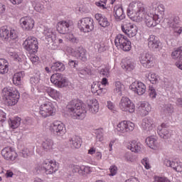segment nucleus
<instances>
[{
    "mask_svg": "<svg viewBox=\"0 0 182 182\" xmlns=\"http://www.w3.org/2000/svg\"><path fill=\"white\" fill-rule=\"evenodd\" d=\"M127 15L132 21H140L145 18V23L148 28H154L161 21L158 14L150 16H146V9L144 4L140 1L132 2L127 9Z\"/></svg>",
    "mask_w": 182,
    "mask_h": 182,
    "instance_id": "f257e3e1",
    "label": "nucleus"
},
{
    "mask_svg": "<svg viewBox=\"0 0 182 182\" xmlns=\"http://www.w3.org/2000/svg\"><path fill=\"white\" fill-rule=\"evenodd\" d=\"M67 109L74 119H85L86 117V109H83L82 102L77 100H72L67 106Z\"/></svg>",
    "mask_w": 182,
    "mask_h": 182,
    "instance_id": "f03ea898",
    "label": "nucleus"
},
{
    "mask_svg": "<svg viewBox=\"0 0 182 182\" xmlns=\"http://www.w3.org/2000/svg\"><path fill=\"white\" fill-rule=\"evenodd\" d=\"M2 97L8 106H15L19 101V92L12 87H5L2 90Z\"/></svg>",
    "mask_w": 182,
    "mask_h": 182,
    "instance_id": "7ed1b4c3",
    "label": "nucleus"
},
{
    "mask_svg": "<svg viewBox=\"0 0 182 182\" xmlns=\"http://www.w3.org/2000/svg\"><path fill=\"white\" fill-rule=\"evenodd\" d=\"M0 38L2 41L6 42L7 45L14 46L16 43V39H18V34L15 29L8 30L5 27H1L0 29Z\"/></svg>",
    "mask_w": 182,
    "mask_h": 182,
    "instance_id": "20e7f679",
    "label": "nucleus"
},
{
    "mask_svg": "<svg viewBox=\"0 0 182 182\" xmlns=\"http://www.w3.org/2000/svg\"><path fill=\"white\" fill-rule=\"evenodd\" d=\"M36 170L37 171L43 170L46 174H53V173H56L59 170V164L56 161L50 162L49 160H46L43 162L41 167V166H37Z\"/></svg>",
    "mask_w": 182,
    "mask_h": 182,
    "instance_id": "39448f33",
    "label": "nucleus"
},
{
    "mask_svg": "<svg viewBox=\"0 0 182 182\" xmlns=\"http://www.w3.org/2000/svg\"><path fill=\"white\" fill-rule=\"evenodd\" d=\"M95 21L93 18L90 17H85L81 18L77 23L78 28L80 32H84V33H89L95 29Z\"/></svg>",
    "mask_w": 182,
    "mask_h": 182,
    "instance_id": "423d86ee",
    "label": "nucleus"
},
{
    "mask_svg": "<svg viewBox=\"0 0 182 182\" xmlns=\"http://www.w3.org/2000/svg\"><path fill=\"white\" fill-rule=\"evenodd\" d=\"M114 43L117 48H119L124 52H129L132 49V42L123 34H118L115 37Z\"/></svg>",
    "mask_w": 182,
    "mask_h": 182,
    "instance_id": "0eeeda50",
    "label": "nucleus"
},
{
    "mask_svg": "<svg viewBox=\"0 0 182 182\" xmlns=\"http://www.w3.org/2000/svg\"><path fill=\"white\" fill-rule=\"evenodd\" d=\"M49 130L55 137H60L66 134V127L60 121H55L50 124Z\"/></svg>",
    "mask_w": 182,
    "mask_h": 182,
    "instance_id": "6e6552de",
    "label": "nucleus"
},
{
    "mask_svg": "<svg viewBox=\"0 0 182 182\" xmlns=\"http://www.w3.org/2000/svg\"><path fill=\"white\" fill-rule=\"evenodd\" d=\"M23 46L27 52H29L31 55L36 53L39 48V43H38V38L35 37H28L23 42Z\"/></svg>",
    "mask_w": 182,
    "mask_h": 182,
    "instance_id": "1a4fd4ad",
    "label": "nucleus"
},
{
    "mask_svg": "<svg viewBox=\"0 0 182 182\" xmlns=\"http://www.w3.org/2000/svg\"><path fill=\"white\" fill-rule=\"evenodd\" d=\"M56 112V109H55V106L50 102H45L44 104L40 106L39 114L43 119H46V117H49L50 116H53Z\"/></svg>",
    "mask_w": 182,
    "mask_h": 182,
    "instance_id": "9d476101",
    "label": "nucleus"
},
{
    "mask_svg": "<svg viewBox=\"0 0 182 182\" xmlns=\"http://www.w3.org/2000/svg\"><path fill=\"white\" fill-rule=\"evenodd\" d=\"M121 29L129 38H134L137 35V26L127 21L124 22L121 26Z\"/></svg>",
    "mask_w": 182,
    "mask_h": 182,
    "instance_id": "9b49d317",
    "label": "nucleus"
},
{
    "mask_svg": "<svg viewBox=\"0 0 182 182\" xmlns=\"http://www.w3.org/2000/svg\"><path fill=\"white\" fill-rule=\"evenodd\" d=\"M119 107L122 112H129V113H134L136 109L134 104L127 97H122L119 102Z\"/></svg>",
    "mask_w": 182,
    "mask_h": 182,
    "instance_id": "f8f14e48",
    "label": "nucleus"
},
{
    "mask_svg": "<svg viewBox=\"0 0 182 182\" xmlns=\"http://www.w3.org/2000/svg\"><path fill=\"white\" fill-rule=\"evenodd\" d=\"M50 82L57 87H65L68 85V79L60 73L53 74L50 77Z\"/></svg>",
    "mask_w": 182,
    "mask_h": 182,
    "instance_id": "ddd939ff",
    "label": "nucleus"
},
{
    "mask_svg": "<svg viewBox=\"0 0 182 182\" xmlns=\"http://www.w3.org/2000/svg\"><path fill=\"white\" fill-rule=\"evenodd\" d=\"M154 61V58H153V55L149 53H144L139 56V62L141 65L146 69L153 68Z\"/></svg>",
    "mask_w": 182,
    "mask_h": 182,
    "instance_id": "4468645a",
    "label": "nucleus"
},
{
    "mask_svg": "<svg viewBox=\"0 0 182 182\" xmlns=\"http://www.w3.org/2000/svg\"><path fill=\"white\" fill-rule=\"evenodd\" d=\"M72 28H73V21L70 20L59 21L57 24V31L62 35L69 33Z\"/></svg>",
    "mask_w": 182,
    "mask_h": 182,
    "instance_id": "2eb2a0df",
    "label": "nucleus"
},
{
    "mask_svg": "<svg viewBox=\"0 0 182 182\" xmlns=\"http://www.w3.org/2000/svg\"><path fill=\"white\" fill-rule=\"evenodd\" d=\"M1 156L5 160H10L11 161H15L18 158V154H16L15 149L9 146L1 150Z\"/></svg>",
    "mask_w": 182,
    "mask_h": 182,
    "instance_id": "dca6fc26",
    "label": "nucleus"
},
{
    "mask_svg": "<svg viewBox=\"0 0 182 182\" xmlns=\"http://www.w3.org/2000/svg\"><path fill=\"white\" fill-rule=\"evenodd\" d=\"M134 123L130 121H122L117 124V130L120 133H127L134 130Z\"/></svg>",
    "mask_w": 182,
    "mask_h": 182,
    "instance_id": "f3484780",
    "label": "nucleus"
},
{
    "mask_svg": "<svg viewBox=\"0 0 182 182\" xmlns=\"http://www.w3.org/2000/svg\"><path fill=\"white\" fill-rule=\"evenodd\" d=\"M129 89L136 95H139V96H143L146 93V85L141 82L136 81L132 82L129 86Z\"/></svg>",
    "mask_w": 182,
    "mask_h": 182,
    "instance_id": "a211bd4d",
    "label": "nucleus"
},
{
    "mask_svg": "<svg viewBox=\"0 0 182 182\" xmlns=\"http://www.w3.org/2000/svg\"><path fill=\"white\" fill-rule=\"evenodd\" d=\"M164 164L166 167H171L177 173L182 172V163L180 161L173 160L170 161L169 159H164Z\"/></svg>",
    "mask_w": 182,
    "mask_h": 182,
    "instance_id": "6ab92c4d",
    "label": "nucleus"
},
{
    "mask_svg": "<svg viewBox=\"0 0 182 182\" xmlns=\"http://www.w3.org/2000/svg\"><path fill=\"white\" fill-rule=\"evenodd\" d=\"M20 25L24 31H31L35 26V21L31 17H23L20 19Z\"/></svg>",
    "mask_w": 182,
    "mask_h": 182,
    "instance_id": "aec40b11",
    "label": "nucleus"
},
{
    "mask_svg": "<svg viewBox=\"0 0 182 182\" xmlns=\"http://www.w3.org/2000/svg\"><path fill=\"white\" fill-rule=\"evenodd\" d=\"M161 46V43L159 38L154 35L149 36L148 38V47L151 50H159Z\"/></svg>",
    "mask_w": 182,
    "mask_h": 182,
    "instance_id": "412c9836",
    "label": "nucleus"
},
{
    "mask_svg": "<svg viewBox=\"0 0 182 182\" xmlns=\"http://www.w3.org/2000/svg\"><path fill=\"white\" fill-rule=\"evenodd\" d=\"M43 35L52 45H53V43L56 41V33L54 32L52 28L45 27L43 31Z\"/></svg>",
    "mask_w": 182,
    "mask_h": 182,
    "instance_id": "4be33fe9",
    "label": "nucleus"
},
{
    "mask_svg": "<svg viewBox=\"0 0 182 182\" xmlns=\"http://www.w3.org/2000/svg\"><path fill=\"white\" fill-rule=\"evenodd\" d=\"M158 134L161 139H164L165 140L171 137V133H170V131L167 129V125L164 123L158 127Z\"/></svg>",
    "mask_w": 182,
    "mask_h": 182,
    "instance_id": "5701e85b",
    "label": "nucleus"
},
{
    "mask_svg": "<svg viewBox=\"0 0 182 182\" xmlns=\"http://www.w3.org/2000/svg\"><path fill=\"white\" fill-rule=\"evenodd\" d=\"M114 16L117 22H120V21H123L126 18V15L124 14V11H123V7L119 5H117L114 7Z\"/></svg>",
    "mask_w": 182,
    "mask_h": 182,
    "instance_id": "b1692460",
    "label": "nucleus"
},
{
    "mask_svg": "<svg viewBox=\"0 0 182 182\" xmlns=\"http://www.w3.org/2000/svg\"><path fill=\"white\" fill-rule=\"evenodd\" d=\"M95 19L97 21L100 26H102V28H107V26H110V22H109L107 18L102 14H96Z\"/></svg>",
    "mask_w": 182,
    "mask_h": 182,
    "instance_id": "393cba45",
    "label": "nucleus"
},
{
    "mask_svg": "<svg viewBox=\"0 0 182 182\" xmlns=\"http://www.w3.org/2000/svg\"><path fill=\"white\" fill-rule=\"evenodd\" d=\"M141 128L145 132H151L154 129V125L153 123V119L151 118H144L142 120Z\"/></svg>",
    "mask_w": 182,
    "mask_h": 182,
    "instance_id": "a878e982",
    "label": "nucleus"
},
{
    "mask_svg": "<svg viewBox=\"0 0 182 182\" xmlns=\"http://www.w3.org/2000/svg\"><path fill=\"white\" fill-rule=\"evenodd\" d=\"M68 143L71 149H80L82 146V139L77 136L69 139Z\"/></svg>",
    "mask_w": 182,
    "mask_h": 182,
    "instance_id": "bb28decb",
    "label": "nucleus"
},
{
    "mask_svg": "<svg viewBox=\"0 0 182 182\" xmlns=\"http://www.w3.org/2000/svg\"><path fill=\"white\" fill-rule=\"evenodd\" d=\"M53 139L46 138L43 141L41 146L44 151H52L53 150Z\"/></svg>",
    "mask_w": 182,
    "mask_h": 182,
    "instance_id": "cd10ccee",
    "label": "nucleus"
},
{
    "mask_svg": "<svg viewBox=\"0 0 182 182\" xmlns=\"http://www.w3.org/2000/svg\"><path fill=\"white\" fill-rule=\"evenodd\" d=\"M138 110L141 113V116H147L149 112L151 110V107L149 103L140 102L138 107Z\"/></svg>",
    "mask_w": 182,
    "mask_h": 182,
    "instance_id": "c85d7f7f",
    "label": "nucleus"
},
{
    "mask_svg": "<svg viewBox=\"0 0 182 182\" xmlns=\"http://www.w3.org/2000/svg\"><path fill=\"white\" fill-rule=\"evenodd\" d=\"M25 77V71H20L16 73L13 76V83L16 86H21L22 79Z\"/></svg>",
    "mask_w": 182,
    "mask_h": 182,
    "instance_id": "c756f323",
    "label": "nucleus"
},
{
    "mask_svg": "<svg viewBox=\"0 0 182 182\" xmlns=\"http://www.w3.org/2000/svg\"><path fill=\"white\" fill-rule=\"evenodd\" d=\"M88 110L93 114H96V113L99 112V102H97V100L93 99L90 100V103L88 104Z\"/></svg>",
    "mask_w": 182,
    "mask_h": 182,
    "instance_id": "7c9ffc66",
    "label": "nucleus"
},
{
    "mask_svg": "<svg viewBox=\"0 0 182 182\" xmlns=\"http://www.w3.org/2000/svg\"><path fill=\"white\" fill-rule=\"evenodd\" d=\"M122 68L125 70L130 72L134 69V63H133L132 60L129 58H125L122 60Z\"/></svg>",
    "mask_w": 182,
    "mask_h": 182,
    "instance_id": "2f4dec72",
    "label": "nucleus"
},
{
    "mask_svg": "<svg viewBox=\"0 0 182 182\" xmlns=\"http://www.w3.org/2000/svg\"><path fill=\"white\" fill-rule=\"evenodd\" d=\"M9 63L8 61L4 58L0 59V73L1 75H5V73H8L9 70Z\"/></svg>",
    "mask_w": 182,
    "mask_h": 182,
    "instance_id": "473e14b6",
    "label": "nucleus"
},
{
    "mask_svg": "<svg viewBox=\"0 0 182 182\" xmlns=\"http://www.w3.org/2000/svg\"><path fill=\"white\" fill-rule=\"evenodd\" d=\"M50 69L53 72H63L65 70V64L59 61L53 63Z\"/></svg>",
    "mask_w": 182,
    "mask_h": 182,
    "instance_id": "72a5a7b5",
    "label": "nucleus"
},
{
    "mask_svg": "<svg viewBox=\"0 0 182 182\" xmlns=\"http://www.w3.org/2000/svg\"><path fill=\"white\" fill-rule=\"evenodd\" d=\"M47 93L50 96V97H52L53 99H55V100H60V97H62L60 92L50 87H48L47 89Z\"/></svg>",
    "mask_w": 182,
    "mask_h": 182,
    "instance_id": "f704fd0d",
    "label": "nucleus"
},
{
    "mask_svg": "<svg viewBox=\"0 0 182 182\" xmlns=\"http://www.w3.org/2000/svg\"><path fill=\"white\" fill-rule=\"evenodd\" d=\"M86 53L87 51L85 48H83L82 47H79L76 51V56L78 59H80V60L86 62L87 59L86 58Z\"/></svg>",
    "mask_w": 182,
    "mask_h": 182,
    "instance_id": "c9c22d12",
    "label": "nucleus"
},
{
    "mask_svg": "<svg viewBox=\"0 0 182 182\" xmlns=\"http://www.w3.org/2000/svg\"><path fill=\"white\" fill-rule=\"evenodd\" d=\"M127 149L133 151L134 153H139L140 150H141V147L140 146V144L137 143L136 141H132L127 146Z\"/></svg>",
    "mask_w": 182,
    "mask_h": 182,
    "instance_id": "e433bc0d",
    "label": "nucleus"
},
{
    "mask_svg": "<svg viewBox=\"0 0 182 182\" xmlns=\"http://www.w3.org/2000/svg\"><path fill=\"white\" fill-rule=\"evenodd\" d=\"M146 143L150 149H156V148L159 146V144L157 143V139L156 138L149 136L146 138Z\"/></svg>",
    "mask_w": 182,
    "mask_h": 182,
    "instance_id": "4c0bfd02",
    "label": "nucleus"
},
{
    "mask_svg": "<svg viewBox=\"0 0 182 182\" xmlns=\"http://www.w3.org/2000/svg\"><path fill=\"white\" fill-rule=\"evenodd\" d=\"M9 124L11 129H18L21 126V117H16L14 119H10Z\"/></svg>",
    "mask_w": 182,
    "mask_h": 182,
    "instance_id": "58836bf2",
    "label": "nucleus"
},
{
    "mask_svg": "<svg viewBox=\"0 0 182 182\" xmlns=\"http://www.w3.org/2000/svg\"><path fill=\"white\" fill-rule=\"evenodd\" d=\"M171 56L173 59L176 60H182V46L176 48L172 52Z\"/></svg>",
    "mask_w": 182,
    "mask_h": 182,
    "instance_id": "ea45409f",
    "label": "nucleus"
},
{
    "mask_svg": "<svg viewBox=\"0 0 182 182\" xmlns=\"http://www.w3.org/2000/svg\"><path fill=\"white\" fill-rule=\"evenodd\" d=\"M124 89V85L120 81L115 82V88L114 89V93L118 96H122V92Z\"/></svg>",
    "mask_w": 182,
    "mask_h": 182,
    "instance_id": "a19ab883",
    "label": "nucleus"
},
{
    "mask_svg": "<svg viewBox=\"0 0 182 182\" xmlns=\"http://www.w3.org/2000/svg\"><path fill=\"white\" fill-rule=\"evenodd\" d=\"M41 80V73H37L33 77L30 78V83L32 86H36Z\"/></svg>",
    "mask_w": 182,
    "mask_h": 182,
    "instance_id": "79ce46f5",
    "label": "nucleus"
},
{
    "mask_svg": "<svg viewBox=\"0 0 182 182\" xmlns=\"http://www.w3.org/2000/svg\"><path fill=\"white\" fill-rule=\"evenodd\" d=\"M163 114H170L173 113V105L171 104H165L162 107Z\"/></svg>",
    "mask_w": 182,
    "mask_h": 182,
    "instance_id": "37998d69",
    "label": "nucleus"
},
{
    "mask_svg": "<svg viewBox=\"0 0 182 182\" xmlns=\"http://www.w3.org/2000/svg\"><path fill=\"white\" fill-rule=\"evenodd\" d=\"M102 88L100 87V84L99 82H94L91 85V92L92 93H97L100 94V91Z\"/></svg>",
    "mask_w": 182,
    "mask_h": 182,
    "instance_id": "c03bdc74",
    "label": "nucleus"
},
{
    "mask_svg": "<svg viewBox=\"0 0 182 182\" xmlns=\"http://www.w3.org/2000/svg\"><path fill=\"white\" fill-rule=\"evenodd\" d=\"M169 28L173 29L174 33H177V35H181L182 32V27H180L178 23H170Z\"/></svg>",
    "mask_w": 182,
    "mask_h": 182,
    "instance_id": "a18cd8bd",
    "label": "nucleus"
},
{
    "mask_svg": "<svg viewBox=\"0 0 182 182\" xmlns=\"http://www.w3.org/2000/svg\"><path fill=\"white\" fill-rule=\"evenodd\" d=\"M33 153H34L33 148H31V149L24 148L22 150V154L24 158L31 157V156H33Z\"/></svg>",
    "mask_w": 182,
    "mask_h": 182,
    "instance_id": "49530a36",
    "label": "nucleus"
},
{
    "mask_svg": "<svg viewBox=\"0 0 182 182\" xmlns=\"http://www.w3.org/2000/svg\"><path fill=\"white\" fill-rule=\"evenodd\" d=\"M90 173H92V168L90 166H81V176L85 174H90Z\"/></svg>",
    "mask_w": 182,
    "mask_h": 182,
    "instance_id": "de8ad7c7",
    "label": "nucleus"
},
{
    "mask_svg": "<svg viewBox=\"0 0 182 182\" xmlns=\"http://www.w3.org/2000/svg\"><path fill=\"white\" fill-rule=\"evenodd\" d=\"M149 80L152 83V85H156L159 80L157 79V76L154 73H150L148 77Z\"/></svg>",
    "mask_w": 182,
    "mask_h": 182,
    "instance_id": "09e8293b",
    "label": "nucleus"
},
{
    "mask_svg": "<svg viewBox=\"0 0 182 182\" xmlns=\"http://www.w3.org/2000/svg\"><path fill=\"white\" fill-rule=\"evenodd\" d=\"M166 23H168V26L170 27V23H174L176 25V23L178 25V18L175 17L171 19H166L165 20Z\"/></svg>",
    "mask_w": 182,
    "mask_h": 182,
    "instance_id": "8fccbe9b",
    "label": "nucleus"
},
{
    "mask_svg": "<svg viewBox=\"0 0 182 182\" xmlns=\"http://www.w3.org/2000/svg\"><path fill=\"white\" fill-rule=\"evenodd\" d=\"M100 75L102 76V77H109V69L102 68L100 71Z\"/></svg>",
    "mask_w": 182,
    "mask_h": 182,
    "instance_id": "3c124183",
    "label": "nucleus"
},
{
    "mask_svg": "<svg viewBox=\"0 0 182 182\" xmlns=\"http://www.w3.org/2000/svg\"><path fill=\"white\" fill-rule=\"evenodd\" d=\"M149 96L151 99H156V97L157 96V92L153 87H149Z\"/></svg>",
    "mask_w": 182,
    "mask_h": 182,
    "instance_id": "603ef678",
    "label": "nucleus"
},
{
    "mask_svg": "<svg viewBox=\"0 0 182 182\" xmlns=\"http://www.w3.org/2000/svg\"><path fill=\"white\" fill-rule=\"evenodd\" d=\"M109 171H110V173L109 174V176H116V174H117V166H112L109 168Z\"/></svg>",
    "mask_w": 182,
    "mask_h": 182,
    "instance_id": "864d4df0",
    "label": "nucleus"
},
{
    "mask_svg": "<svg viewBox=\"0 0 182 182\" xmlns=\"http://www.w3.org/2000/svg\"><path fill=\"white\" fill-rule=\"evenodd\" d=\"M68 39L73 42V43H77L79 42V38L75 37L73 34H69Z\"/></svg>",
    "mask_w": 182,
    "mask_h": 182,
    "instance_id": "5fc2aeb1",
    "label": "nucleus"
},
{
    "mask_svg": "<svg viewBox=\"0 0 182 182\" xmlns=\"http://www.w3.org/2000/svg\"><path fill=\"white\" fill-rule=\"evenodd\" d=\"M10 56H12L14 59V60H16L17 62H22V58L18 55V54L14 53V52H10L9 53Z\"/></svg>",
    "mask_w": 182,
    "mask_h": 182,
    "instance_id": "6e6d98bb",
    "label": "nucleus"
},
{
    "mask_svg": "<svg viewBox=\"0 0 182 182\" xmlns=\"http://www.w3.org/2000/svg\"><path fill=\"white\" fill-rule=\"evenodd\" d=\"M141 163L143 166H144L145 168H146V170H149V168H150V164H149V159L144 158L141 160Z\"/></svg>",
    "mask_w": 182,
    "mask_h": 182,
    "instance_id": "4d7b16f0",
    "label": "nucleus"
},
{
    "mask_svg": "<svg viewBox=\"0 0 182 182\" xmlns=\"http://www.w3.org/2000/svg\"><path fill=\"white\" fill-rule=\"evenodd\" d=\"M95 46L97 48L99 52H105L106 50V48H105V44L103 43H99L96 42Z\"/></svg>",
    "mask_w": 182,
    "mask_h": 182,
    "instance_id": "13d9d810",
    "label": "nucleus"
},
{
    "mask_svg": "<svg viewBox=\"0 0 182 182\" xmlns=\"http://www.w3.org/2000/svg\"><path fill=\"white\" fill-rule=\"evenodd\" d=\"M5 120H6V113L2 110H0V122L4 123Z\"/></svg>",
    "mask_w": 182,
    "mask_h": 182,
    "instance_id": "bf43d9fd",
    "label": "nucleus"
},
{
    "mask_svg": "<svg viewBox=\"0 0 182 182\" xmlns=\"http://www.w3.org/2000/svg\"><path fill=\"white\" fill-rule=\"evenodd\" d=\"M155 182H171V181L166 177H158L156 178Z\"/></svg>",
    "mask_w": 182,
    "mask_h": 182,
    "instance_id": "052dcab7",
    "label": "nucleus"
},
{
    "mask_svg": "<svg viewBox=\"0 0 182 182\" xmlns=\"http://www.w3.org/2000/svg\"><path fill=\"white\" fill-rule=\"evenodd\" d=\"M96 134L97 140L98 141H103V132L101 131H97Z\"/></svg>",
    "mask_w": 182,
    "mask_h": 182,
    "instance_id": "680f3d73",
    "label": "nucleus"
},
{
    "mask_svg": "<svg viewBox=\"0 0 182 182\" xmlns=\"http://www.w3.org/2000/svg\"><path fill=\"white\" fill-rule=\"evenodd\" d=\"M78 63H79L77 62V60H69V61H68V65L71 68H76V66H77Z\"/></svg>",
    "mask_w": 182,
    "mask_h": 182,
    "instance_id": "e2e57ef3",
    "label": "nucleus"
},
{
    "mask_svg": "<svg viewBox=\"0 0 182 182\" xmlns=\"http://www.w3.org/2000/svg\"><path fill=\"white\" fill-rule=\"evenodd\" d=\"M158 11L161 12V18H163V16L164 15V11H166V7H164V5L160 4L158 6Z\"/></svg>",
    "mask_w": 182,
    "mask_h": 182,
    "instance_id": "0e129e2a",
    "label": "nucleus"
},
{
    "mask_svg": "<svg viewBox=\"0 0 182 182\" xmlns=\"http://www.w3.org/2000/svg\"><path fill=\"white\" fill-rule=\"evenodd\" d=\"M81 170H82V166H80L78 165H75L73 167V173H78L79 174H80Z\"/></svg>",
    "mask_w": 182,
    "mask_h": 182,
    "instance_id": "69168bd1",
    "label": "nucleus"
},
{
    "mask_svg": "<svg viewBox=\"0 0 182 182\" xmlns=\"http://www.w3.org/2000/svg\"><path fill=\"white\" fill-rule=\"evenodd\" d=\"M35 11L37 12H42V10L43 9V6L41 4H37L34 7Z\"/></svg>",
    "mask_w": 182,
    "mask_h": 182,
    "instance_id": "338daca9",
    "label": "nucleus"
},
{
    "mask_svg": "<svg viewBox=\"0 0 182 182\" xmlns=\"http://www.w3.org/2000/svg\"><path fill=\"white\" fill-rule=\"evenodd\" d=\"M5 11H6V6L2 3H0V16L5 14Z\"/></svg>",
    "mask_w": 182,
    "mask_h": 182,
    "instance_id": "774afa93",
    "label": "nucleus"
}]
</instances>
